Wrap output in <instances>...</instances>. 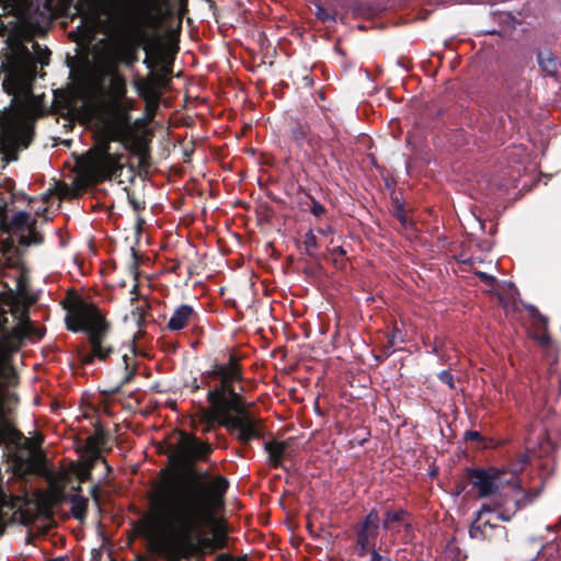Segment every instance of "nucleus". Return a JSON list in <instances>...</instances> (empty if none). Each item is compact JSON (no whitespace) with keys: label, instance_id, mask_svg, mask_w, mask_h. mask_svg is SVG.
<instances>
[{"label":"nucleus","instance_id":"obj_1","mask_svg":"<svg viewBox=\"0 0 561 561\" xmlns=\"http://www.w3.org/2000/svg\"><path fill=\"white\" fill-rule=\"evenodd\" d=\"M175 434L178 442L163 453L183 472L162 469V482L149 494L154 522L171 530L156 540V550L167 561L204 559L229 549V524L216 516V510L224 504L230 484L221 474L209 479L207 470H196L197 462L209 461L213 444L183 430Z\"/></svg>","mask_w":561,"mask_h":561},{"label":"nucleus","instance_id":"obj_2","mask_svg":"<svg viewBox=\"0 0 561 561\" xmlns=\"http://www.w3.org/2000/svg\"><path fill=\"white\" fill-rule=\"evenodd\" d=\"M7 44L9 53L1 65L4 72L2 89L13 98L10 105L0 111V140L11 154L9 160H16V151L27 148L33 141V122L41 114L33 94L37 64L47 66L51 53L37 42H32V53L16 32L9 35Z\"/></svg>","mask_w":561,"mask_h":561},{"label":"nucleus","instance_id":"obj_3","mask_svg":"<svg viewBox=\"0 0 561 561\" xmlns=\"http://www.w3.org/2000/svg\"><path fill=\"white\" fill-rule=\"evenodd\" d=\"M243 379V367L234 353H229L226 362L215 360L209 369L203 371V382L208 387V407H201L198 411L203 434L221 426L236 434L234 438L244 446L263 437V421L251 416L245 410L241 394L244 390L241 386Z\"/></svg>","mask_w":561,"mask_h":561},{"label":"nucleus","instance_id":"obj_4","mask_svg":"<svg viewBox=\"0 0 561 561\" xmlns=\"http://www.w3.org/2000/svg\"><path fill=\"white\" fill-rule=\"evenodd\" d=\"M169 0H141L128 14L117 15L112 20V31L122 37L112 57L98 69L94 80L111 65L122 64L133 68L139 60V49L151 46L149 31L157 32L164 21V8Z\"/></svg>","mask_w":561,"mask_h":561},{"label":"nucleus","instance_id":"obj_5","mask_svg":"<svg viewBox=\"0 0 561 561\" xmlns=\"http://www.w3.org/2000/svg\"><path fill=\"white\" fill-rule=\"evenodd\" d=\"M62 307L67 311V330L73 333L83 332L88 337L90 350L82 347L77 351L81 365H92L95 360L106 362L115 353V346L110 341L112 324L99 307L78 296L62 301Z\"/></svg>","mask_w":561,"mask_h":561},{"label":"nucleus","instance_id":"obj_6","mask_svg":"<svg viewBox=\"0 0 561 561\" xmlns=\"http://www.w3.org/2000/svg\"><path fill=\"white\" fill-rule=\"evenodd\" d=\"M94 84L103 99L105 115L101 118L106 122L105 133L112 134L114 141L124 142L133 131L130 111L134 107V101L127 98L125 76L116 69V65H111L95 79Z\"/></svg>","mask_w":561,"mask_h":561},{"label":"nucleus","instance_id":"obj_7","mask_svg":"<svg viewBox=\"0 0 561 561\" xmlns=\"http://www.w3.org/2000/svg\"><path fill=\"white\" fill-rule=\"evenodd\" d=\"M145 53L146 57L142 64L149 69V73L146 78L135 81V89L141 99L148 101L158 99L161 94V89L170 83L172 65L167 62L159 53L154 51L152 46H145Z\"/></svg>","mask_w":561,"mask_h":561},{"label":"nucleus","instance_id":"obj_8","mask_svg":"<svg viewBox=\"0 0 561 561\" xmlns=\"http://www.w3.org/2000/svg\"><path fill=\"white\" fill-rule=\"evenodd\" d=\"M467 477L469 478L473 488L477 489L478 495L481 499L489 497L500 493V491L507 485L506 469L497 467L488 468H467Z\"/></svg>","mask_w":561,"mask_h":561},{"label":"nucleus","instance_id":"obj_9","mask_svg":"<svg viewBox=\"0 0 561 561\" xmlns=\"http://www.w3.org/2000/svg\"><path fill=\"white\" fill-rule=\"evenodd\" d=\"M525 68L515 66L502 75L501 87L504 98L516 105H526L531 101V80L524 76Z\"/></svg>","mask_w":561,"mask_h":561},{"label":"nucleus","instance_id":"obj_10","mask_svg":"<svg viewBox=\"0 0 561 561\" xmlns=\"http://www.w3.org/2000/svg\"><path fill=\"white\" fill-rule=\"evenodd\" d=\"M124 158L123 153L105 157H82L80 165L91 180L101 183L121 174L124 168Z\"/></svg>","mask_w":561,"mask_h":561},{"label":"nucleus","instance_id":"obj_11","mask_svg":"<svg viewBox=\"0 0 561 561\" xmlns=\"http://www.w3.org/2000/svg\"><path fill=\"white\" fill-rule=\"evenodd\" d=\"M108 0H79L76 4L75 8L82 19L79 28H84L88 36L92 35L100 24L101 16L105 13L104 4Z\"/></svg>","mask_w":561,"mask_h":561},{"label":"nucleus","instance_id":"obj_12","mask_svg":"<svg viewBox=\"0 0 561 561\" xmlns=\"http://www.w3.org/2000/svg\"><path fill=\"white\" fill-rule=\"evenodd\" d=\"M288 135L290 141L298 148H302L305 144L311 151H318L322 148L321 136L312 131V125L309 123H302L299 119L291 121Z\"/></svg>","mask_w":561,"mask_h":561},{"label":"nucleus","instance_id":"obj_13","mask_svg":"<svg viewBox=\"0 0 561 561\" xmlns=\"http://www.w3.org/2000/svg\"><path fill=\"white\" fill-rule=\"evenodd\" d=\"M34 218L26 211H18L12 217H9L7 210L1 214L0 218V233L8 234V238L3 241V248L11 250L14 248V241L11 237L14 232H24L32 224Z\"/></svg>","mask_w":561,"mask_h":561},{"label":"nucleus","instance_id":"obj_14","mask_svg":"<svg viewBox=\"0 0 561 561\" xmlns=\"http://www.w3.org/2000/svg\"><path fill=\"white\" fill-rule=\"evenodd\" d=\"M198 321V312L192 306L183 304L174 309L167 323V328L172 332H176Z\"/></svg>","mask_w":561,"mask_h":561},{"label":"nucleus","instance_id":"obj_15","mask_svg":"<svg viewBox=\"0 0 561 561\" xmlns=\"http://www.w3.org/2000/svg\"><path fill=\"white\" fill-rule=\"evenodd\" d=\"M529 461V456L525 451H519L515 455L514 458L510 460L507 466L503 468L506 469V480L507 486H512L513 490L522 491L520 480L518 474L525 469L526 465Z\"/></svg>","mask_w":561,"mask_h":561},{"label":"nucleus","instance_id":"obj_16","mask_svg":"<svg viewBox=\"0 0 561 561\" xmlns=\"http://www.w3.org/2000/svg\"><path fill=\"white\" fill-rule=\"evenodd\" d=\"M319 122H311V125L319 130L317 133L322 138V146L333 147L340 142L341 131L335 123L327 115H321Z\"/></svg>","mask_w":561,"mask_h":561},{"label":"nucleus","instance_id":"obj_17","mask_svg":"<svg viewBox=\"0 0 561 561\" xmlns=\"http://www.w3.org/2000/svg\"><path fill=\"white\" fill-rule=\"evenodd\" d=\"M289 447V439L287 440H271L264 444V450L267 454V462L272 468H282L287 470L283 465L284 459L288 456L287 449Z\"/></svg>","mask_w":561,"mask_h":561},{"label":"nucleus","instance_id":"obj_18","mask_svg":"<svg viewBox=\"0 0 561 561\" xmlns=\"http://www.w3.org/2000/svg\"><path fill=\"white\" fill-rule=\"evenodd\" d=\"M44 456L39 455L38 458L34 457H16L12 466L13 477L21 480L27 481L28 477L38 471Z\"/></svg>","mask_w":561,"mask_h":561},{"label":"nucleus","instance_id":"obj_19","mask_svg":"<svg viewBox=\"0 0 561 561\" xmlns=\"http://www.w3.org/2000/svg\"><path fill=\"white\" fill-rule=\"evenodd\" d=\"M536 57L539 69L545 76L556 77L558 75L560 61L550 49L538 50Z\"/></svg>","mask_w":561,"mask_h":561},{"label":"nucleus","instance_id":"obj_20","mask_svg":"<svg viewBox=\"0 0 561 561\" xmlns=\"http://www.w3.org/2000/svg\"><path fill=\"white\" fill-rule=\"evenodd\" d=\"M123 363H124V369L126 370V375L124 378L119 381V383L115 387H112L110 389H106L102 391L103 394L107 397H112L121 391V389L131 382L137 375V363L134 362L133 357L128 356L127 354H124L122 356Z\"/></svg>","mask_w":561,"mask_h":561},{"label":"nucleus","instance_id":"obj_21","mask_svg":"<svg viewBox=\"0 0 561 561\" xmlns=\"http://www.w3.org/2000/svg\"><path fill=\"white\" fill-rule=\"evenodd\" d=\"M408 518H411V514L407 510L389 507L383 514L382 528L386 531L392 530L396 525H401Z\"/></svg>","mask_w":561,"mask_h":561},{"label":"nucleus","instance_id":"obj_22","mask_svg":"<svg viewBox=\"0 0 561 561\" xmlns=\"http://www.w3.org/2000/svg\"><path fill=\"white\" fill-rule=\"evenodd\" d=\"M356 533V553L358 557H365L367 552L373 549H375V543L378 535L364 531L360 529L355 528Z\"/></svg>","mask_w":561,"mask_h":561},{"label":"nucleus","instance_id":"obj_23","mask_svg":"<svg viewBox=\"0 0 561 561\" xmlns=\"http://www.w3.org/2000/svg\"><path fill=\"white\" fill-rule=\"evenodd\" d=\"M108 439V433L102 426H98L85 440L87 453H102V447L107 444Z\"/></svg>","mask_w":561,"mask_h":561},{"label":"nucleus","instance_id":"obj_24","mask_svg":"<svg viewBox=\"0 0 561 561\" xmlns=\"http://www.w3.org/2000/svg\"><path fill=\"white\" fill-rule=\"evenodd\" d=\"M302 254L307 255L316 262H320L321 255L318 253L319 243L312 230L305 233L301 245L299 247Z\"/></svg>","mask_w":561,"mask_h":561},{"label":"nucleus","instance_id":"obj_25","mask_svg":"<svg viewBox=\"0 0 561 561\" xmlns=\"http://www.w3.org/2000/svg\"><path fill=\"white\" fill-rule=\"evenodd\" d=\"M111 141L112 134H106L105 137H101L95 140L94 145L82 156V157H105V156H115V153H111Z\"/></svg>","mask_w":561,"mask_h":561},{"label":"nucleus","instance_id":"obj_26","mask_svg":"<svg viewBox=\"0 0 561 561\" xmlns=\"http://www.w3.org/2000/svg\"><path fill=\"white\" fill-rule=\"evenodd\" d=\"M69 502L71 504L70 512L72 517L79 522H83L87 518L88 499L80 494H72L69 496Z\"/></svg>","mask_w":561,"mask_h":561},{"label":"nucleus","instance_id":"obj_27","mask_svg":"<svg viewBox=\"0 0 561 561\" xmlns=\"http://www.w3.org/2000/svg\"><path fill=\"white\" fill-rule=\"evenodd\" d=\"M131 153L138 156V167L140 170L147 171L151 165V158L148 148L140 145L139 139L133 144L125 146Z\"/></svg>","mask_w":561,"mask_h":561},{"label":"nucleus","instance_id":"obj_28","mask_svg":"<svg viewBox=\"0 0 561 561\" xmlns=\"http://www.w3.org/2000/svg\"><path fill=\"white\" fill-rule=\"evenodd\" d=\"M36 219L32 220V224L26 229L28 231L27 234H21L19 238V243L22 247L30 245H39L44 242V236L36 230Z\"/></svg>","mask_w":561,"mask_h":561},{"label":"nucleus","instance_id":"obj_29","mask_svg":"<svg viewBox=\"0 0 561 561\" xmlns=\"http://www.w3.org/2000/svg\"><path fill=\"white\" fill-rule=\"evenodd\" d=\"M379 525H380V517H379L378 511L376 508H373L365 516L363 522L358 523L355 528L378 535L379 534Z\"/></svg>","mask_w":561,"mask_h":561},{"label":"nucleus","instance_id":"obj_30","mask_svg":"<svg viewBox=\"0 0 561 561\" xmlns=\"http://www.w3.org/2000/svg\"><path fill=\"white\" fill-rule=\"evenodd\" d=\"M518 493H522L520 497H516L514 500V512H518L522 508H525L528 505H531L534 501L539 496L540 492L536 489H531L527 492L515 490Z\"/></svg>","mask_w":561,"mask_h":561},{"label":"nucleus","instance_id":"obj_31","mask_svg":"<svg viewBox=\"0 0 561 561\" xmlns=\"http://www.w3.org/2000/svg\"><path fill=\"white\" fill-rule=\"evenodd\" d=\"M533 337L543 347H548L551 344V336L548 330V319L545 320V327L542 325V322L535 323Z\"/></svg>","mask_w":561,"mask_h":561},{"label":"nucleus","instance_id":"obj_32","mask_svg":"<svg viewBox=\"0 0 561 561\" xmlns=\"http://www.w3.org/2000/svg\"><path fill=\"white\" fill-rule=\"evenodd\" d=\"M495 507L496 510H500L497 514V519L503 522H510L512 517L517 513L514 512V507H508L502 499L495 500Z\"/></svg>","mask_w":561,"mask_h":561},{"label":"nucleus","instance_id":"obj_33","mask_svg":"<svg viewBox=\"0 0 561 561\" xmlns=\"http://www.w3.org/2000/svg\"><path fill=\"white\" fill-rule=\"evenodd\" d=\"M479 522H480V519L476 518L474 522L471 524V526L469 528L470 537L473 539H480V540L490 538L491 535L489 534V531H486L484 529L482 524H480Z\"/></svg>","mask_w":561,"mask_h":561},{"label":"nucleus","instance_id":"obj_34","mask_svg":"<svg viewBox=\"0 0 561 561\" xmlns=\"http://www.w3.org/2000/svg\"><path fill=\"white\" fill-rule=\"evenodd\" d=\"M346 250L343 247H335L331 250L332 262L337 268H343L346 264Z\"/></svg>","mask_w":561,"mask_h":561},{"label":"nucleus","instance_id":"obj_35","mask_svg":"<svg viewBox=\"0 0 561 561\" xmlns=\"http://www.w3.org/2000/svg\"><path fill=\"white\" fill-rule=\"evenodd\" d=\"M127 198L129 205L136 213L146 209V201L141 196L137 195L135 192L127 191Z\"/></svg>","mask_w":561,"mask_h":561},{"label":"nucleus","instance_id":"obj_36","mask_svg":"<svg viewBox=\"0 0 561 561\" xmlns=\"http://www.w3.org/2000/svg\"><path fill=\"white\" fill-rule=\"evenodd\" d=\"M88 456L85 459L80 463L85 469L93 471L95 468L98 461H102V453H87Z\"/></svg>","mask_w":561,"mask_h":561},{"label":"nucleus","instance_id":"obj_37","mask_svg":"<svg viewBox=\"0 0 561 561\" xmlns=\"http://www.w3.org/2000/svg\"><path fill=\"white\" fill-rule=\"evenodd\" d=\"M311 204L309 207L310 213L316 217H321L327 214L325 207L319 203L316 198L311 197Z\"/></svg>","mask_w":561,"mask_h":561},{"label":"nucleus","instance_id":"obj_38","mask_svg":"<svg viewBox=\"0 0 561 561\" xmlns=\"http://www.w3.org/2000/svg\"><path fill=\"white\" fill-rule=\"evenodd\" d=\"M27 332H25V328L18 324L13 328L12 332L10 333V340L13 342L20 343L25 336Z\"/></svg>","mask_w":561,"mask_h":561},{"label":"nucleus","instance_id":"obj_39","mask_svg":"<svg viewBox=\"0 0 561 561\" xmlns=\"http://www.w3.org/2000/svg\"><path fill=\"white\" fill-rule=\"evenodd\" d=\"M525 308L528 311L529 316L536 320V322H542V325L545 327V320L548 318L540 313L536 306L527 305Z\"/></svg>","mask_w":561,"mask_h":561},{"label":"nucleus","instance_id":"obj_40","mask_svg":"<svg viewBox=\"0 0 561 561\" xmlns=\"http://www.w3.org/2000/svg\"><path fill=\"white\" fill-rule=\"evenodd\" d=\"M437 378L443 383H446L449 387V389H455L454 376L450 374L449 370H442L440 373L437 374Z\"/></svg>","mask_w":561,"mask_h":561},{"label":"nucleus","instance_id":"obj_41","mask_svg":"<svg viewBox=\"0 0 561 561\" xmlns=\"http://www.w3.org/2000/svg\"><path fill=\"white\" fill-rule=\"evenodd\" d=\"M76 474L80 483H84L92 480V471L85 469L81 465L78 467Z\"/></svg>","mask_w":561,"mask_h":561},{"label":"nucleus","instance_id":"obj_42","mask_svg":"<svg viewBox=\"0 0 561 561\" xmlns=\"http://www.w3.org/2000/svg\"><path fill=\"white\" fill-rule=\"evenodd\" d=\"M90 495L98 507L101 506L102 489L99 483L94 484L90 490Z\"/></svg>","mask_w":561,"mask_h":561},{"label":"nucleus","instance_id":"obj_43","mask_svg":"<svg viewBox=\"0 0 561 561\" xmlns=\"http://www.w3.org/2000/svg\"><path fill=\"white\" fill-rule=\"evenodd\" d=\"M476 275L480 278L481 282H483L488 286H494L496 283V277L481 271H477Z\"/></svg>","mask_w":561,"mask_h":561},{"label":"nucleus","instance_id":"obj_44","mask_svg":"<svg viewBox=\"0 0 561 561\" xmlns=\"http://www.w3.org/2000/svg\"><path fill=\"white\" fill-rule=\"evenodd\" d=\"M133 314H134V317H136L138 327L141 328L145 324V317H146L145 308L141 306L136 307L135 310L133 311Z\"/></svg>","mask_w":561,"mask_h":561},{"label":"nucleus","instance_id":"obj_45","mask_svg":"<svg viewBox=\"0 0 561 561\" xmlns=\"http://www.w3.org/2000/svg\"><path fill=\"white\" fill-rule=\"evenodd\" d=\"M393 345H394V333L387 341V344L383 345V347H382V355H383V357H389L394 352Z\"/></svg>","mask_w":561,"mask_h":561},{"label":"nucleus","instance_id":"obj_46","mask_svg":"<svg viewBox=\"0 0 561 561\" xmlns=\"http://www.w3.org/2000/svg\"><path fill=\"white\" fill-rule=\"evenodd\" d=\"M465 439L474 442H485V438L481 435V433L477 431H467L465 433Z\"/></svg>","mask_w":561,"mask_h":561},{"label":"nucleus","instance_id":"obj_47","mask_svg":"<svg viewBox=\"0 0 561 561\" xmlns=\"http://www.w3.org/2000/svg\"><path fill=\"white\" fill-rule=\"evenodd\" d=\"M216 561H247L245 557H233L229 553H220L217 556Z\"/></svg>","mask_w":561,"mask_h":561},{"label":"nucleus","instance_id":"obj_48","mask_svg":"<svg viewBox=\"0 0 561 561\" xmlns=\"http://www.w3.org/2000/svg\"><path fill=\"white\" fill-rule=\"evenodd\" d=\"M190 387H191L192 392H196V391H198L202 388H207L208 389V387L203 382V373L201 374V380L198 381L197 378H194L192 380Z\"/></svg>","mask_w":561,"mask_h":561},{"label":"nucleus","instance_id":"obj_49","mask_svg":"<svg viewBox=\"0 0 561 561\" xmlns=\"http://www.w3.org/2000/svg\"><path fill=\"white\" fill-rule=\"evenodd\" d=\"M394 217L398 220H400L402 224H405L407 217H405L404 208H403L402 204L397 206L396 211H394Z\"/></svg>","mask_w":561,"mask_h":561},{"label":"nucleus","instance_id":"obj_50","mask_svg":"<svg viewBox=\"0 0 561 561\" xmlns=\"http://www.w3.org/2000/svg\"><path fill=\"white\" fill-rule=\"evenodd\" d=\"M495 510H496L495 504L494 505L482 504L480 511L477 512V518L481 519V516H482L483 513H490V512H493Z\"/></svg>","mask_w":561,"mask_h":561},{"label":"nucleus","instance_id":"obj_51","mask_svg":"<svg viewBox=\"0 0 561 561\" xmlns=\"http://www.w3.org/2000/svg\"><path fill=\"white\" fill-rule=\"evenodd\" d=\"M369 561H391L389 558L381 556L376 549L370 551V560Z\"/></svg>","mask_w":561,"mask_h":561},{"label":"nucleus","instance_id":"obj_52","mask_svg":"<svg viewBox=\"0 0 561 561\" xmlns=\"http://www.w3.org/2000/svg\"><path fill=\"white\" fill-rule=\"evenodd\" d=\"M218 444H217V447L219 448H227L228 447V440H227V437L221 434V433H216L215 435Z\"/></svg>","mask_w":561,"mask_h":561},{"label":"nucleus","instance_id":"obj_53","mask_svg":"<svg viewBox=\"0 0 561 561\" xmlns=\"http://www.w3.org/2000/svg\"><path fill=\"white\" fill-rule=\"evenodd\" d=\"M423 550H424V546H423V543H421V542H415V543H413V546H412L411 554H412L413 557H419V556H421V554L423 553Z\"/></svg>","mask_w":561,"mask_h":561},{"label":"nucleus","instance_id":"obj_54","mask_svg":"<svg viewBox=\"0 0 561 561\" xmlns=\"http://www.w3.org/2000/svg\"><path fill=\"white\" fill-rule=\"evenodd\" d=\"M401 525L403 526V530L407 536L413 535L414 528L410 518L405 519L404 523H401Z\"/></svg>","mask_w":561,"mask_h":561},{"label":"nucleus","instance_id":"obj_55","mask_svg":"<svg viewBox=\"0 0 561 561\" xmlns=\"http://www.w3.org/2000/svg\"><path fill=\"white\" fill-rule=\"evenodd\" d=\"M70 195V188L69 186L66 184V183H62L60 186H59V196L61 198H66Z\"/></svg>","mask_w":561,"mask_h":561},{"label":"nucleus","instance_id":"obj_56","mask_svg":"<svg viewBox=\"0 0 561 561\" xmlns=\"http://www.w3.org/2000/svg\"><path fill=\"white\" fill-rule=\"evenodd\" d=\"M482 526L484 527V529L488 531L489 529L490 530H494L496 528V525L495 524H492L490 523V520H485L483 523H481Z\"/></svg>","mask_w":561,"mask_h":561},{"label":"nucleus","instance_id":"obj_57","mask_svg":"<svg viewBox=\"0 0 561 561\" xmlns=\"http://www.w3.org/2000/svg\"><path fill=\"white\" fill-rule=\"evenodd\" d=\"M102 463L105 467L106 474L111 473L112 472V467L110 466V463L107 462L105 457L102 458Z\"/></svg>","mask_w":561,"mask_h":561},{"label":"nucleus","instance_id":"obj_58","mask_svg":"<svg viewBox=\"0 0 561 561\" xmlns=\"http://www.w3.org/2000/svg\"><path fill=\"white\" fill-rule=\"evenodd\" d=\"M319 232L327 236L333 232V228L331 226H328L325 229H319Z\"/></svg>","mask_w":561,"mask_h":561},{"label":"nucleus","instance_id":"obj_59","mask_svg":"<svg viewBox=\"0 0 561 561\" xmlns=\"http://www.w3.org/2000/svg\"><path fill=\"white\" fill-rule=\"evenodd\" d=\"M47 561H70L68 556L48 559Z\"/></svg>","mask_w":561,"mask_h":561},{"label":"nucleus","instance_id":"obj_60","mask_svg":"<svg viewBox=\"0 0 561 561\" xmlns=\"http://www.w3.org/2000/svg\"><path fill=\"white\" fill-rule=\"evenodd\" d=\"M130 294H134L136 295V297L133 298V300L137 299V295H138V285L135 284L133 289L130 290Z\"/></svg>","mask_w":561,"mask_h":561},{"label":"nucleus","instance_id":"obj_61","mask_svg":"<svg viewBox=\"0 0 561 561\" xmlns=\"http://www.w3.org/2000/svg\"><path fill=\"white\" fill-rule=\"evenodd\" d=\"M492 443H493V442H492V440H490V442H489V444H484V445H483V448H490V447H493Z\"/></svg>","mask_w":561,"mask_h":561},{"label":"nucleus","instance_id":"obj_62","mask_svg":"<svg viewBox=\"0 0 561 561\" xmlns=\"http://www.w3.org/2000/svg\"><path fill=\"white\" fill-rule=\"evenodd\" d=\"M5 33V27L4 26H1L0 27V35L3 36Z\"/></svg>","mask_w":561,"mask_h":561},{"label":"nucleus","instance_id":"obj_63","mask_svg":"<svg viewBox=\"0 0 561 561\" xmlns=\"http://www.w3.org/2000/svg\"><path fill=\"white\" fill-rule=\"evenodd\" d=\"M337 1H339L340 7H342V8L345 7L346 1H342V0H337Z\"/></svg>","mask_w":561,"mask_h":561},{"label":"nucleus","instance_id":"obj_64","mask_svg":"<svg viewBox=\"0 0 561 561\" xmlns=\"http://www.w3.org/2000/svg\"><path fill=\"white\" fill-rule=\"evenodd\" d=\"M305 273H306V274H313V272H312V270H311V268H306V270H305Z\"/></svg>","mask_w":561,"mask_h":561}]
</instances>
